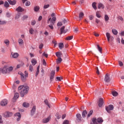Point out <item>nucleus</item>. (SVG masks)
Listing matches in <instances>:
<instances>
[{
  "instance_id": "f257e3e1",
  "label": "nucleus",
  "mask_w": 124,
  "mask_h": 124,
  "mask_svg": "<svg viewBox=\"0 0 124 124\" xmlns=\"http://www.w3.org/2000/svg\"><path fill=\"white\" fill-rule=\"evenodd\" d=\"M56 20H57V18L55 16L53 17L52 19L51 18V17H50L47 20V24H49L50 21V24L48 25V27L51 30H53V29H54V28L53 27V25H55V22H56Z\"/></svg>"
},
{
  "instance_id": "f03ea898",
  "label": "nucleus",
  "mask_w": 124,
  "mask_h": 124,
  "mask_svg": "<svg viewBox=\"0 0 124 124\" xmlns=\"http://www.w3.org/2000/svg\"><path fill=\"white\" fill-rule=\"evenodd\" d=\"M29 90H30L29 86H25V87H23L22 90L20 91V96L24 97L25 94H27V93H29Z\"/></svg>"
},
{
  "instance_id": "7ed1b4c3",
  "label": "nucleus",
  "mask_w": 124,
  "mask_h": 124,
  "mask_svg": "<svg viewBox=\"0 0 124 124\" xmlns=\"http://www.w3.org/2000/svg\"><path fill=\"white\" fill-rule=\"evenodd\" d=\"M106 35L107 36V40L108 42H112V41H114V37L111 36L110 34V33L109 32H107L106 34Z\"/></svg>"
},
{
  "instance_id": "20e7f679",
  "label": "nucleus",
  "mask_w": 124,
  "mask_h": 124,
  "mask_svg": "<svg viewBox=\"0 0 124 124\" xmlns=\"http://www.w3.org/2000/svg\"><path fill=\"white\" fill-rule=\"evenodd\" d=\"M18 74L20 75V78L21 79L22 82H25L26 81H27V78H28L27 77L25 76V75L22 73V72H19Z\"/></svg>"
},
{
  "instance_id": "39448f33",
  "label": "nucleus",
  "mask_w": 124,
  "mask_h": 124,
  "mask_svg": "<svg viewBox=\"0 0 124 124\" xmlns=\"http://www.w3.org/2000/svg\"><path fill=\"white\" fill-rule=\"evenodd\" d=\"M114 109V106L112 105H110L108 107H106V110L108 112V113H110V111L113 110Z\"/></svg>"
},
{
  "instance_id": "423d86ee",
  "label": "nucleus",
  "mask_w": 124,
  "mask_h": 124,
  "mask_svg": "<svg viewBox=\"0 0 124 124\" xmlns=\"http://www.w3.org/2000/svg\"><path fill=\"white\" fill-rule=\"evenodd\" d=\"M2 72L3 74H7L8 72L7 71V68L6 65H5L2 69H0V73Z\"/></svg>"
},
{
  "instance_id": "0eeeda50",
  "label": "nucleus",
  "mask_w": 124,
  "mask_h": 124,
  "mask_svg": "<svg viewBox=\"0 0 124 124\" xmlns=\"http://www.w3.org/2000/svg\"><path fill=\"white\" fill-rule=\"evenodd\" d=\"M36 111V106H34L31 111V116H33V115H34V114H35V111Z\"/></svg>"
},
{
  "instance_id": "6e6552de",
  "label": "nucleus",
  "mask_w": 124,
  "mask_h": 124,
  "mask_svg": "<svg viewBox=\"0 0 124 124\" xmlns=\"http://www.w3.org/2000/svg\"><path fill=\"white\" fill-rule=\"evenodd\" d=\"M104 81L106 83H109V82H110V77H109V74H107L105 75Z\"/></svg>"
},
{
  "instance_id": "1a4fd4ad",
  "label": "nucleus",
  "mask_w": 124,
  "mask_h": 124,
  "mask_svg": "<svg viewBox=\"0 0 124 124\" xmlns=\"http://www.w3.org/2000/svg\"><path fill=\"white\" fill-rule=\"evenodd\" d=\"M54 76H55V71H52L50 74V77H49L51 82H52V81L54 80Z\"/></svg>"
},
{
  "instance_id": "9d476101",
  "label": "nucleus",
  "mask_w": 124,
  "mask_h": 124,
  "mask_svg": "<svg viewBox=\"0 0 124 124\" xmlns=\"http://www.w3.org/2000/svg\"><path fill=\"white\" fill-rule=\"evenodd\" d=\"M65 27L64 26H62L61 29V33L60 34H62V33H66L67 32V30H65Z\"/></svg>"
},
{
  "instance_id": "9b49d317",
  "label": "nucleus",
  "mask_w": 124,
  "mask_h": 124,
  "mask_svg": "<svg viewBox=\"0 0 124 124\" xmlns=\"http://www.w3.org/2000/svg\"><path fill=\"white\" fill-rule=\"evenodd\" d=\"M6 67H7V70L8 71V73H10L12 70H13V67L10 66L8 65H6Z\"/></svg>"
},
{
  "instance_id": "f8f14e48",
  "label": "nucleus",
  "mask_w": 124,
  "mask_h": 124,
  "mask_svg": "<svg viewBox=\"0 0 124 124\" xmlns=\"http://www.w3.org/2000/svg\"><path fill=\"white\" fill-rule=\"evenodd\" d=\"M15 116L16 117H17V118H16V120L17 121H20V120H21V114H20V113L17 112V113H15Z\"/></svg>"
},
{
  "instance_id": "ddd939ff",
  "label": "nucleus",
  "mask_w": 124,
  "mask_h": 124,
  "mask_svg": "<svg viewBox=\"0 0 124 124\" xmlns=\"http://www.w3.org/2000/svg\"><path fill=\"white\" fill-rule=\"evenodd\" d=\"M12 115H13L12 112H6L4 113V116L6 118L11 117Z\"/></svg>"
},
{
  "instance_id": "4468645a",
  "label": "nucleus",
  "mask_w": 124,
  "mask_h": 124,
  "mask_svg": "<svg viewBox=\"0 0 124 124\" xmlns=\"http://www.w3.org/2000/svg\"><path fill=\"white\" fill-rule=\"evenodd\" d=\"M8 1L11 5H15V4L17 3V1H16V0H14L13 1L11 0H8Z\"/></svg>"
},
{
  "instance_id": "2eb2a0df",
  "label": "nucleus",
  "mask_w": 124,
  "mask_h": 124,
  "mask_svg": "<svg viewBox=\"0 0 124 124\" xmlns=\"http://www.w3.org/2000/svg\"><path fill=\"white\" fill-rule=\"evenodd\" d=\"M50 120H51V117L49 116L47 118L44 119L43 120V123L44 124H47V123H48Z\"/></svg>"
},
{
  "instance_id": "dca6fc26",
  "label": "nucleus",
  "mask_w": 124,
  "mask_h": 124,
  "mask_svg": "<svg viewBox=\"0 0 124 124\" xmlns=\"http://www.w3.org/2000/svg\"><path fill=\"white\" fill-rule=\"evenodd\" d=\"M7 104V100L6 99H4L3 100L1 103H0V105L1 106H5Z\"/></svg>"
},
{
  "instance_id": "f3484780",
  "label": "nucleus",
  "mask_w": 124,
  "mask_h": 124,
  "mask_svg": "<svg viewBox=\"0 0 124 124\" xmlns=\"http://www.w3.org/2000/svg\"><path fill=\"white\" fill-rule=\"evenodd\" d=\"M16 11L18 12V13H20V12H23V11H24V10L21 6H19L16 9Z\"/></svg>"
},
{
  "instance_id": "a211bd4d",
  "label": "nucleus",
  "mask_w": 124,
  "mask_h": 124,
  "mask_svg": "<svg viewBox=\"0 0 124 124\" xmlns=\"http://www.w3.org/2000/svg\"><path fill=\"white\" fill-rule=\"evenodd\" d=\"M102 105H103V98H101L99 100L98 106L99 107H101Z\"/></svg>"
},
{
  "instance_id": "6ab92c4d",
  "label": "nucleus",
  "mask_w": 124,
  "mask_h": 124,
  "mask_svg": "<svg viewBox=\"0 0 124 124\" xmlns=\"http://www.w3.org/2000/svg\"><path fill=\"white\" fill-rule=\"evenodd\" d=\"M18 42L19 44V46H22L24 45V41L22 39H18Z\"/></svg>"
},
{
  "instance_id": "aec40b11",
  "label": "nucleus",
  "mask_w": 124,
  "mask_h": 124,
  "mask_svg": "<svg viewBox=\"0 0 124 124\" xmlns=\"http://www.w3.org/2000/svg\"><path fill=\"white\" fill-rule=\"evenodd\" d=\"M12 57L14 59H17L19 57V54L18 53H14L12 54Z\"/></svg>"
},
{
  "instance_id": "412c9836",
  "label": "nucleus",
  "mask_w": 124,
  "mask_h": 124,
  "mask_svg": "<svg viewBox=\"0 0 124 124\" xmlns=\"http://www.w3.org/2000/svg\"><path fill=\"white\" fill-rule=\"evenodd\" d=\"M23 106L25 108H28V107H30V104H29V103L24 102L23 104Z\"/></svg>"
},
{
  "instance_id": "4be33fe9",
  "label": "nucleus",
  "mask_w": 124,
  "mask_h": 124,
  "mask_svg": "<svg viewBox=\"0 0 124 124\" xmlns=\"http://www.w3.org/2000/svg\"><path fill=\"white\" fill-rule=\"evenodd\" d=\"M76 117L77 118L78 121H81V119H82V117H81V114L80 113H78L76 115Z\"/></svg>"
},
{
  "instance_id": "5701e85b",
  "label": "nucleus",
  "mask_w": 124,
  "mask_h": 124,
  "mask_svg": "<svg viewBox=\"0 0 124 124\" xmlns=\"http://www.w3.org/2000/svg\"><path fill=\"white\" fill-rule=\"evenodd\" d=\"M63 47H64V45H63V43H60L59 44V49H60L61 50H62V48H63Z\"/></svg>"
},
{
  "instance_id": "b1692460",
  "label": "nucleus",
  "mask_w": 124,
  "mask_h": 124,
  "mask_svg": "<svg viewBox=\"0 0 124 124\" xmlns=\"http://www.w3.org/2000/svg\"><path fill=\"white\" fill-rule=\"evenodd\" d=\"M62 53L61 52H57L56 53V57H57V58H61V57H62Z\"/></svg>"
},
{
  "instance_id": "393cba45",
  "label": "nucleus",
  "mask_w": 124,
  "mask_h": 124,
  "mask_svg": "<svg viewBox=\"0 0 124 124\" xmlns=\"http://www.w3.org/2000/svg\"><path fill=\"white\" fill-rule=\"evenodd\" d=\"M87 114H88L87 110H83L82 114V116L83 117V118H85Z\"/></svg>"
},
{
  "instance_id": "a878e982",
  "label": "nucleus",
  "mask_w": 124,
  "mask_h": 124,
  "mask_svg": "<svg viewBox=\"0 0 124 124\" xmlns=\"http://www.w3.org/2000/svg\"><path fill=\"white\" fill-rule=\"evenodd\" d=\"M101 12H97L96 13V16L97 18H101Z\"/></svg>"
},
{
  "instance_id": "bb28decb",
  "label": "nucleus",
  "mask_w": 124,
  "mask_h": 124,
  "mask_svg": "<svg viewBox=\"0 0 124 124\" xmlns=\"http://www.w3.org/2000/svg\"><path fill=\"white\" fill-rule=\"evenodd\" d=\"M31 62L32 65H35V64H36L37 62L36 61V60H35V59H32L31 60Z\"/></svg>"
},
{
  "instance_id": "cd10ccee",
  "label": "nucleus",
  "mask_w": 124,
  "mask_h": 124,
  "mask_svg": "<svg viewBox=\"0 0 124 124\" xmlns=\"http://www.w3.org/2000/svg\"><path fill=\"white\" fill-rule=\"evenodd\" d=\"M62 62V58H58V59H57L56 60V62L57 63H61Z\"/></svg>"
},
{
  "instance_id": "c85d7f7f",
  "label": "nucleus",
  "mask_w": 124,
  "mask_h": 124,
  "mask_svg": "<svg viewBox=\"0 0 124 124\" xmlns=\"http://www.w3.org/2000/svg\"><path fill=\"white\" fill-rule=\"evenodd\" d=\"M21 15H22V14H21L20 13H17V14L16 15V16H15V19H19V18L20 17H21Z\"/></svg>"
},
{
  "instance_id": "c756f323",
  "label": "nucleus",
  "mask_w": 124,
  "mask_h": 124,
  "mask_svg": "<svg viewBox=\"0 0 124 124\" xmlns=\"http://www.w3.org/2000/svg\"><path fill=\"white\" fill-rule=\"evenodd\" d=\"M98 8H99H99H102V9H103L104 8V5H103L102 3H100L98 5Z\"/></svg>"
},
{
  "instance_id": "7c9ffc66",
  "label": "nucleus",
  "mask_w": 124,
  "mask_h": 124,
  "mask_svg": "<svg viewBox=\"0 0 124 124\" xmlns=\"http://www.w3.org/2000/svg\"><path fill=\"white\" fill-rule=\"evenodd\" d=\"M97 123H98V124H101L102 123H103V120L101 118H99L97 119Z\"/></svg>"
},
{
  "instance_id": "2f4dec72",
  "label": "nucleus",
  "mask_w": 124,
  "mask_h": 124,
  "mask_svg": "<svg viewBox=\"0 0 124 124\" xmlns=\"http://www.w3.org/2000/svg\"><path fill=\"white\" fill-rule=\"evenodd\" d=\"M112 32L114 34V35H117L118 34V31L115 29H112Z\"/></svg>"
},
{
  "instance_id": "473e14b6",
  "label": "nucleus",
  "mask_w": 124,
  "mask_h": 124,
  "mask_svg": "<svg viewBox=\"0 0 124 124\" xmlns=\"http://www.w3.org/2000/svg\"><path fill=\"white\" fill-rule=\"evenodd\" d=\"M39 9H40V7H39V6H36L34 7V10L35 12H37V11H38V10H39Z\"/></svg>"
},
{
  "instance_id": "72a5a7b5",
  "label": "nucleus",
  "mask_w": 124,
  "mask_h": 124,
  "mask_svg": "<svg viewBox=\"0 0 124 124\" xmlns=\"http://www.w3.org/2000/svg\"><path fill=\"white\" fill-rule=\"evenodd\" d=\"M93 110H91L88 113L87 115V118H90L92 115H93Z\"/></svg>"
},
{
  "instance_id": "f704fd0d",
  "label": "nucleus",
  "mask_w": 124,
  "mask_h": 124,
  "mask_svg": "<svg viewBox=\"0 0 124 124\" xmlns=\"http://www.w3.org/2000/svg\"><path fill=\"white\" fill-rule=\"evenodd\" d=\"M97 49L98 50V51L100 52V53H101V54H102V48L100 47V46H99V45H97Z\"/></svg>"
},
{
  "instance_id": "c9c22d12",
  "label": "nucleus",
  "mask_w": 124,
  "mask_h": 124,
  "mask_svg": "<svg viewBox=\"0 0 124 124\" xmlns=\"http://www.w3.org/2000/svg\"><path fill=\"white\" fill-rule=\"evenodd\" d=\"M92 123L93 124H97V119L96 118H93L92 119Z\"/></svg>"
},
{
  "instance_id": "e433bc0d",
  "label": "nucleus",
  "mask_w": 124,
  "mask_h": 124,
  "mask_svg": "<svg viewBox=\"0 0 124 124\" xmlns=\"http://www.w3.org/2000/svg\"><path fill=\"white\" fill-rule=\"evenodd\" d=\"M112 94L113 96H118V94H119V93H117L116 91H113L112 92Z\"/></svg>"
},
{
  "instance_id": "4c0bfd02",
  "label": "nucleus",
  "mask_w": 124,
  "mask_h": 124,
  "mask_svg": "<svg viewBox=\"0 0 124 124\" xmlns=\"http://www.w3.org/2000/svg\"><path fill=\"white\" fill-rule=\"evenodd\" d=\"M19 93H16L15 94V96L14 97V99H17V98H18V97H19Z\"/></svg>"
},
{
  "instance_id": "58836bf2",
  "label": "nucleus",
  "mask_w": 124,
  "mask_h": 124,
  "mask_svg": "<svg viewBox=\"0 0 124 124\" xmlns=\"http://www.w3.org/2000/svg\"><path fill=\"white\" fill-rule=\"evenodd\" d=\"M84 17V13L81 12L79 15V19H82Z\"/></svg>"
},
{
  "instance_id": "ea45409f",
  "label": "nucleus",
  "mask_w": 124,
  "mask_h": 124,
  "mask_svg": "<svg viewBox=\"0 0 124 124\" xmlns=\"http://www.w3.org/2000/svg\"><path fill=\"white\" fill-rule=\"evenodd\" d=\"M29 71H30L31 72H32V71H33V66H32V65H30L29 66Z\"/></svg>"
},
{
  "instance_id": "a19ab883",
  "label": "nucleus",
  "mask_w": 124,
  "mask_h": 124,
  "mask_svg": "<svg viewBox=\"0 0 124 124\" xmlns=\"http://www.w3.org/2000/svg\"><path fill=\"white\" fill-rule=\"evenodd\" d=\"M73 39V36H69L66 38V40H71Z\"/></svg>"
},
{
  "instance_id": "79ce46f5",
  "label": "nucleus",
  "mask_w": 124,
  "mask_h": 124,
  "mask_svg": "<svg viewBox=\"0 0 124 124\" xmlns=\"http://www.w3.org/2000/svg\"><path fill=\"white\" fill-rule=\"evenodd\" d=\"M4 6L6 8H7V7H9V3H8V2L5 1L4 4Z\"/></svg>"
},
{
  "instance_id": "37998d69",
  "label": "nucleus",
  "mask_w": 124,
  "mask_h": 124,
  "mask_svg": "<svg viewBox=\"0 0 124 124\" xmlns=\"http://www.w3.org/2000/svg\"><path fill=\"white\" fill-rule=\"evenodd\" d=\"M29 32L31 33V34H33V32H34V30L32 28H31L29 30Z\"/></svg>"
},
{
  "instance_id": "c03bdc74",
  "label": "nucleus",
  "mask_w": 124,
  "mask_h": 124,
  "mask_svg": "<svg viewBox=\"0 0 124 124\" xmlns=\"http://www.w3.org/2000/svg\"><path fill=\"white\" fill-rule=\"evenodd\" d=\"M28 18H29V16H28V15H24L22 16V20H27Z\"/></svg>"
},
{
  "instance_id": "a18cd8bd",
  "label": "nucleus",
  "mask_w": 124,
  "mask_h": 124,
  "mask_svg": "<svg viewBox=\"0 0 124 124\" xmlns=\"http://www.w3.org/2000/svg\"><path fill=\"white\" fill-rule=\"evenodd\" d=\"M105 21H106V22H107V21H109V16H108V15H106L105 16Z\"/></svg>"
},
{
  "instance_id": "49530a36",
  "label": "nucleus",
  "mask_w": 124,
  "mask_h": 124,
  "mask_svg": "<svg viewBox=\"0 0 124 124\" xmlns=\"http://www.w3.org/2000/svg\"><path fill=\"white\" fill-rule=\"evenodd\" d=\"M24 88H25V86H24V85H21L19 86L18 91H22Z\"/></svg>"
},
{
  "instance_id": "de8ad7c7",
  "label": "nucleus",
  "mask_w": 124,
  "mask_h": 124,
  "mask_svg": "<svg viewBox=\"0 0 124 124\" xmlns=\"http://www.w3.org/2000/svg\"><path fill=\"white\" fill-rule=\"evenodd\" d=\"M96 4V3H95V2H93V4H92V6H93V8L94 9H96V6L95 5Z\"/></svg>"
},
{
  "instance_id": "09e8293b",
  "label": "nucleus",
  "mask_w": 124,
  "mask_h": 124,
  "mask_svg": "<svg viewBox=\"0 0 124 124\" xmlns=\"http://www.w3.org/2000/svg\"><path fill=\"white\" fill-rule=\"evenodd\" d=\"M4 43H5V44H6V45H9V40H5L4 41Z\"/></svg>"
},
{
  "instance_id": "8fccbe9b",
  "label": "nucleus",
  "mask_w": 124,
  "mask_h": 124,
  "mask_svg": "<svg viewBox=\"0 0 124 124\" xmlns=\"http://www.w3.org/2000/svg\"><path fill=\"white\" fill-rule=\"evenodd\" d=\"M6 24V21L4 20V21H1L0 20V25H5Z\"/></svg>"
},
{
  "instance_id": "3c124183",
  "label": "nucleus",
  "mask_w": 124,
  "mask_h": 124,
  "mask_svg": "<svg viewBox=\"0 0 124 124\" xmlns=\"http://www.w3.org/2000/svg\"><path fill=\"white\" fill-rule=\"evenodd\" d=\"M45 103L46 105L48 106V107H49V108H50V105H49V103H48L47 100H45Z\"/></svg>"
},
{
  "instance_id": "603ef678",
  "label": "nucleus",
  "mask_w": 124,
  "mask_h": 124,
  "mask_svg": "<svg viewBox=\"0 0 124 124\" xmlns=\"http://www.w3.org/2000/svg\"><path fill=\"white\" fill-rule=\"evenodd\" d=\"M35 24H36V21H35V20H32L31 21V25L32 26H34V25H35Z\"/></svg>"
},
{
  "instance_id": "864d4df0",
  "label": "nucleus",
  "mask_w": 124,
  "mask_h": 124,
  "mask_svg": "<svg viewBox=\"0 0 124 124\" xmlns=\"http://www.w3.org/2000/svg\"><path fill=\"white\" fill-rule=\"evenodd\" d=\"M62 124H69V121L68 120H65L63 121Z\"/></svg>"
},
{
  "instance_id": "5fc2aeb1",
  "label": "nucleus",
  "mask_w": 124,
  "mask_h": 124,
  "mask_svg": "<svg viewBox=\"0 0 124 124\" xmlns=\"http://www.w3.org/2000/svg\"><path fill=\"white\" fill-rule=\"evenodd\" d=\"M24 76H25V77H29V73H28V72L27 71H25V75Z\"/></svg>"
},
{
  "instance_id": "6e6d98bb",
  "label": "nucleus",
  "mask_w": 124,
  "mask_h": 124,
  "mask_svg": "<svg viewBox=\"0 0 124 124\" xmlns=\"http://www.w3.org/2000/svg\"><path fill=\"white\" fill-rule=\"evenodd\" d=\"M25 5L26 6H30V5H31V2H30V1L26 2L25 3Z\"/></svg>"
},
{
  "instance_id": "4d7b16f0",
  "label": "nucleus",
  "mask_w": 124,
  "mask_h": 124,
  "mask_svg": "<svg viewBox=\"0 0 124 124\" xmlns=\"http://www.w3.org/2000/svg\"><path fill=\"white\" fill-rule=\"evenodd\" d=\"M49 6H50V5H49V4L45 5L44 6V9H46L49 8Z\"/></svg>"
},
{
  "instance_id": "13d9d810",
  "label": "nucleus",
  "mask_w": 124,
  "mask_h": 124,
  "mask_svg": "<svg viewBox=\"0 0 124 124\" xmlns=\"http://www.w3.org/2000/svg\"><path fill=\"white\" fill-rule=\"evenodd\" d=\"M56 79L57 80H58V81H62V77H56Z\"/></svg>"
},
{
  "instance_id": "bf43d9fd",
  "label": "nucleus",
  "mask_w": 124,
  "mask_h": 124,
  "mask_svg": "<svg viewBox=\"0 0 124 124\" xmlns=\"http://www.w3.org/2000/svg\"><path fill=\"white\" fill-rule=\"evenodd\" d=\"M57 26L58 27H62V23L61 22H59L58 23Z\"/></svg>"
},
{
  "instance_id": "052dcab7",
  "label": "nucleus",
  "mask_w": 124,
  "mask_h": 124,
  "mask_svg": "<svg viewBox=\"0 0 124 124\" xmlns=\"http://www.w3.org/2000/svg\"><path fill=\"white\" fill-rule=\"evenodd\" d=\"M56 116L57 117V120H59V119H61V116L59 115V114L57 113L56 114Z\"/></svg>"
},
{
  "instance_id": "680f3d73",
  "label": "nucleus",
  "mask_w": 124,
  "mask_h": 124,
  "mask_svg": "<svg viewBox=\"0 0 124 124\" xmlns=\"http://www.w3.org/2000/svg\"><path fill=\"white\" fill-rule=\"evenodd\" d=\"M119 64L120 66H123V65H124V63H123V62H122V61L119 62Z\"/></svg>"
},
{
  "instance_id": "e2e57ef3",
  "label": "nucleus",
  "mask_w": 124,
  "mask_h": 124,
  "mask_svg": "<svg viewBox=\"0 0 124 124\" xmlns=\"http://www.w3.org/2000/svg\"><path fill=\"white\" fill-rule=\"evenodd\" d=\"M95 22L97 24H99V23H100V20L99 19H97V18H96Z\"/></svg>"
},
{
  "instance_id": "0e129e2a",
  "label": "nucleus",
  "mask_w": 124,
  "mask_h": 124,
  "mask_svg": "<svg viewBox=\"0 0 124 124\" xmlns=\"http://www.w3.org/2000/svg\"><path fill=\"white\" fill-rule=\"evenodd\" d=\"M90 20H92L93 19V15L89 16Z\"/></svg>"
},
{
  "instance_id": "69168bd1",
  "label": "nucleus",
  "mask_w": 124,
  "mask_h": 124,
  "mask_svg": "<svg viewBox=\"0 0 124 124\" xmlns=\"http://www.w3.org/2000/svg\"><path fill=\"white\" fill-rule=\"evenodd\" d=\"M43 56L45 57L46 58H48V54L45 53H43Z\"/></svg>"
},
{
  "instance_id": "338daca9",
  "label": "nucleus",
  "mask_w": 124,
  "mask_h": 124,
  "mask_svg": "<svg viewBox=\"0 0 124 124\" xmlns=\"http://www.w3.org/2000/svg\"><path fill=\"white\" fill-rule=\"evenodd\" d=\"M42 48H43V44H41L39 46V48L42 49Z\"/></svg>"
},
{
  "instance_id": "774afa93",
  "label": "nucleus",
  "mask_w": 124,
  "mask_h": 124,
  "mask_svg": "<svg viewBox=\"0 0 124 124\" xmlns=\"http://www.w3.org/2000/svg\"><path fill=\"white\" fill-rule=\"evenodd\" d=\"M43 65L46 66V61H45V60H43Z\"/></svg>"
}]
</instances>
